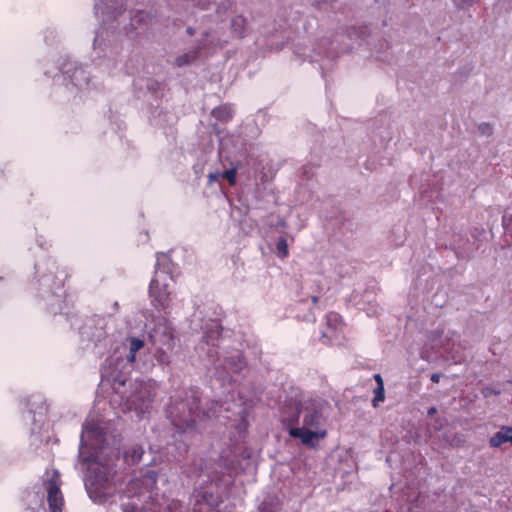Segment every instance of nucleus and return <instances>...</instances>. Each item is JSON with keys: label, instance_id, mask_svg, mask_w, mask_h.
<instances>
[{"label": "nucleus", "instance_id": "obj_3", "mask_svg": "<svg viewBox=\"0 0 512 512\" xmlns=\"http://www.w3.org/2000/svg\"><path fill=\"white\" fill-rule=\"evenodd\" d=\"M113 381L115 393L122 397L128 410H134L142 414L148 411L155 395V384L153 382L135 381L130 383V391L127 392L125 390L126 378L114 375Z\"/></svg>", "mask_w": 512, "mask_h": 512}, {"label": "nucleus", "instance_id": "obj_25", "mask_svg": "<svg viewBox=\"0 0 512 512\" xmlns=\"http://www.w3.org/2000/svg\"><path fill=\"white\" fill-rule=\"evenodd\" d=\"M440 378H441V375L438 374V373H434V374L431 375V380L434 383H438L440 381Z\"/></svg>", "mask_w": 512, "mask_h": 512}, {"label": "nucleus", "instance_id": "obj_1", "mask_svg": "<svg viewBox=\"0 0 512 512\" xmlns=\"http://www.w3.org/2000/svg\"><path fill=\"white\" fill-rule=\"evenodd\" d=\"M108 424L94 416L86 420L81 434L79 457L87 470L86 490L95 502H105L110 494L113 461L118 454Z\"/></svg>", "mask_w": 512, "mask_h": 512}, {"label": "nucleus", "instance_id": "obj_12", "mask_svg": "<svg viewBox=\"0 0 512 512\" xmlns=\"http://www.w3.org/2000/svg\"><path fill=\"white\" fill-rule=\"evenodd\" d=\"M375 379L378 383V386L374 390L375 396L373 398V406L377 407L380 402L384 401V384L382 378L379 374L375 375Z\"/></svg>", "mask_w": 512, "mask_h": 512}, {"label": "nucleus", "instance_id": "obj_11", "mask_svg": "<svg viewBox=\"0 0 512 512\" xmlns=\"http://www.w3.org/2000/svg\"><path fill=\"white\" fill-rule=\"evenodd\" d=\"M143 455V449L140 446H133L125 452V460L130 464L138 463Z\"/></svg>", "mask_w": 512, "mask_h": 512}, {"label": "nucleus", "instance_id": "obj_14", "mask_svg": "<svg viewBox=\"0 0 512 512\" xmlns=\"http://www.w3.org/2000/svg\"><path fill=\"white\" fill-rule=\"evenodd\" d=\"M71 81L74 85L82 87L88 84V78L85 75V71L81 68L76 69L71 76Z\"/></svg>", "mask_w": 512, "mask_h": 512}, {"label": "nucleus", "instance_id": "obj_22", "mask_svg": "<svg viewBox=\"0 0 512 512\" xmlns=\"http://www.w3.org/2000/svg\"><path fill=\"white\" fill-rule=\"evenodd\" d=\"M156 482V474L154 472H148L145 476L144 483L145 485L151 486Z\"/></svg>", "mask_w": 512, "mask_h": 512}, {"label": "nucleus", "instance_id": "obj_2", "mask_svg": "<svg viewBox=\"0 0 512 512\" xmlns=\"http://www.w3.org/2000/svg\"><path fill=\"white\" fill-rule=\"evenodd\" d=\"M328 403L322 399L302 397L293 407L291 415L286 417L289 423V435L299 439L301 444L315 449L327 435Z\"/></svg>", "mask_w": 512, "mask_h": 512}, {"label": "nucleus", "instance_id": "obj_20", "mask_svg": "<svg viewBox=\"0 0 512 512\" xmlns=\"http://www.w3.org/2000/svg\"><path fill=\"white\" fill-rule=\"evenodd\" d=\"M277 249L283 257L287 255V243L285 239L282 238L278 241Z\"/></svg>", "mask_w": 512, "mask_h": 512}, {"label": "nucleus", "instance_id": "obj_16", "mask_svg": "<svg viewBox=\"0 0 512 512\" xmlns=\"http://www.w3.org/2000/svg\"><path fill=\"white\" fill-rule=\"evenodd\" d=\"M214 113L217 114L218 117H221L223 120H227L231 117V110L228 107H222L218 110H215Z\"/></svg>", "mask_w": 512, "mask_h": 512}, {"label": "nucleus", "instance_id": "obj_7", "mask_svg": "<svg viewBox=\"0 0 512 512\" xmlns=\"http://www.w3.org/2000/svg\"><path fill=\"white\" fill-rule=\"evenodd\" d=\"M123 3L122 0H103L95 5L96 15H101L107 20L114 18L115 15L120 14Z\"/></svg>", "mask_w": 512, "mask_h": 512}, {"label": "nucleus", "instance_id": "obj_8", "mask_svg": "<svg viewBox=\"0 0 512 512\" xmlns=\"http://www.w3.org/2000/svg\"><path fill=\"white\" fill-rule=\"evenodd\" d=\"M327 328L322 333L323 338H327L329 341L337 339V332L341 329L342 322L341 317L337 313H330L326 317Z\"/></svg>", "mask_w": 512, "mask_h": 512}, {"label": "nucleus", "instance_id": "obj_15", "mask_svg": "<svg viewBox=\"0 0 512 512\" xmlns=\"http://www.w3.org/2000/svg\"><path fill=\"white\" fill-rule=\"evenodd\" d=\"M245 20L242 16H236L233 18L231 26L235 33L241 34L244 27Z\"/></svg>", "mask_w": 512, "mask_h": 512}, {"label": "nucleus", "instance_id": "obj_27", "mask_svg": "<svg viewBox=\"0 0 512 512\" xmlns=\"http://www.w3.org/2000/svg\"><path fill=\"white\" fill-rule=\"evenodd\" d=\"M193 2V4H196V5H201V1L200 0H191Z\"/></svg>", "mask_w": 512, "mask_h": 512}, {"label": "nucleus", "instance_id": "obj_21", "mask_svg": "<svg viewBox=\"0 0 512 512\" xmlns=\"http://www.w3.org/2000/svg\"><path fill=\"white\" fill-rule=\"evenodd\" d=\"M190 61L191 57L188 54H185L177 57L175 62L178 66H183L190 63Z\"/></svg>", "mask_w": 512, "mask_h": 512}, {"label": "nucleus", "instance_id": "obj_13", "mask_svg": "<svg viewBox=\"0 0 512 512\" xmlns=\"http://www.w3.org/2000/svg\"><path fill=\"white\" fill-rule=\"evenodd\" d=\"M173 422L178 429L183 430L184 432L191 430L195 427L194 419L187 420L185 417H182L180 415H177V418H175Z\"/></svg>", "mask_w": 512, "mask_h": 512}, {"label": "nucleus", "instance_id": "obj_29", "mask_svg": "<svg viewBox=\"0 0 512 512\" xmlns=\"http://www.w3.org/2000/svg\"><path fill=\"white\" fill-rule=\"evenodd\" d=\"M439 346H445V343L442 341H439Z\"/></svg>", "mask_w": 512, "mask_h": 512}, {"label": "nucleus", "instance_id": "obj_17", "mask_svg": "<svg viewBox=\"0 0 512 512\" xmlns=\"http://www.w3.org/2000/svg\"><path fill=\"white\" fill-rule=\"evenodd\" d=\"M105 39L103 38V31L99 30L94 38L93 47L94 49L101 48Z\"/></svg>", "mask_w": 512, "mask_h": 512}, {"label": "nucleus", "instance_id": "obj_10", "mask_svg": "<svg viewBox=\"0 0 512 512\" xmlns=\"http://www.w3.org/2000/svg\"><path fill=\"white\" fill-rule=\"evenodd\" d=\"M512 441V429L507 428L506 430L498 432L495 436L490 439V443L493 447H498L504 442Z\"/></svg>", "mask_w": 512, "mask_h": 512}, {"label": "nucleus", "instance_id": "obj_9", "mask_svg": "<svg viewBox=\"0 0 512 512\" xmlns=\"http://www.w3.org/2000/svg\"><path fill=\"white\" fill-rule=\"evenodd\" d=\"M127 342H128V347H129L127 361L129 363H133L136 359L137 352L140 351L144 347V341L139 338L131 337V338L127 339Z\"/></svg>", "mask_w": 512, "mask_h": 512}, {"label": "nucleus", "instance_id": "obj_26", "mask_svg": "<svg viewBox=\"0 0 512 512\" xmlns=\"http://www.w3.org/2000/svg\"><path fill=\"white\" fill-rule=\"evenodd\" d=\"M436 411H437V410H436V408H435V407H431V408L428 410V414H429V415H433V414H435V413H436Z\"/></svg>", "mask_w": 512, "mask_h": 512}, {"label": "nucleus", "instance_id": "obj_6", "mask_svg": "<svg viewBox=\"0 0 512 512\" xmlns=\"http://www.w3.org/2000/svg\"><path fill=\"white\" fill-rule=\"evenodd\" d=\"M244 366L242 357L238 351H234L230 357H226L223 362L218 363L215 367L218 377L226 378V374L232 378V374L238 373Z\"/></svg>", "mask_w": 512, "mask_h": 512}, {"label": "nucleus", "instance_id": "obj_4", "mask_svg": "<svg viewBox=\"0 0 512 512\" xmlns=\"http://www.w3.org/2000/svg\"><path fill=\"white\" fill-rule=\"evenodd\" d=\"M152 306L159 312H167L173 298V279L164 270H156L149 286Z\"/></svg>", "mask_w": 512, "mask_h": 512}, {"label": "nucleus", "instance_id": "obj_19", "mask_svg": "<svg viewBox=\"0 0 512 512\" xmlns=\"http://www.w3.org/2000/svg\"><path fill=\"white\" fill-rule=\"evenodd\" d=\"M218 336H219L218 331H216V330L215 331H211L209 334H207L205 336L206 344L214 346L215 345V341L217 340Z\"/></svg>", "mask_w": 512, "mask_h": 512}, {"label": "nucleus", "instance_id": "obj_23", "mask_svg": "<svg viewBox=\"0 0 512 512\" xmlns=\"http://www.w3.org/2000/svg\"><path fill=\"white\" fill-rule=\"evenodd\" d=\"M478 130L481 134L483 135H490L492 133V128L489 124L487 123H482L479 125L478 127Z\"/></svg>", "mask_w": 512, "mask_h": 512}, {"label": "nucleus", "instance_id": "obj_24", "mask_svg": "<svg viewBox=\"0 0 512 512\" xmlns=\"http://www.w3.org/2000/svg\"><path fill=\"white\" fill-rule=\"evenodd\" d=\"M221 176V173L220 172H214V173H210L208 175V182L210 185H212L214 182L218 181V179L220 178Z\"/></svg>", "mask_w": 512, "mask_h": 512}, {"label": "nucleus", "instance_id": "obj_5", "mask_svg": "<svg viewBox=\"0 0 512 512\" xmlns=\"http://www.w3.org/2000/svg\"><path fill=\"white\" fill-rule=\"evenodd\" d=\"M59 485V474L57 471H53L47 484V501L51 512H61L64 504Z\"/></svg>", "mask_w": 512, "mask_h": 512}, {"label": "nucleus", "instance_id": "obj_28", "mask_svg": "<svg viewBox=\"0 0 512 512\" xmlns=\"http://www.w3.org/2000/svg\"><path fill=\"white\" fill-rule=\"evenodd\" d=\"M137 486H138V483H137V482L132 483V487H133V488H134V487H137Z\"/></svg>", "mask_w": 512, "mask_h": 512}, {"label": "nucleus", "instance_id": "obj_18", "mask_svg": "<svg viewBox=\"0 0 512 512\" xmlns=\"http://www.w3.org/2000/svg\"><path fill=\"white\" fill-rule=\"evenodd\" d=\"M221 176L227 179L231 184L235 183L236 180V171L234 169L224 171Z\"/></svg>", "mask_w": 512, "mask_h": 512}]
</instances>
